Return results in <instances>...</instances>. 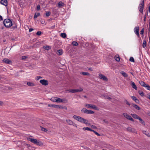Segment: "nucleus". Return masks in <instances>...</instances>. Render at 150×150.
Segmentation results:
<instances>
[{"instance_id": "nucleus-1", "label": "nucleus", "mask_w": 150, "mask_h": 150, "mask_svg": "<svg viewBox=\"0 0 150 150\" xmlns=\"http://www.w3.org/2000/svg\"><path fill=\"white\" fill-rule=\"evenodd\" d=\"M73 118L76 120L79 121L80 122L86 125H88L91 127V128L95 129H96V126L91 124L89 123L88 121L86 119H84L83 118L79 116H77L76 115H74L73 116Z\"/></svg>"}, {"instance_id": "nucleus-2", "label": "nucleus", "mask_w": 150, "mask_h": 150, "mask_svg": "<svg viewBox=\"0 0 150 150\" xmlns=\"http://www.w3.org/2000/svg\"><path fill=\"white\" fill-rule=\"evenodd\" d=\"M27 139L28 141H30L33 143L35 144L38 145L40 146L43 145V144L40 141H38L36 139H33L30 138H28Z\"/></svg>"}, {"instance_id": "nucleus-3", "label": "nucleus", "mask_w": 150, "mask_h": 150, "mask_svg": "<svg viewBox=\"0 0 150 150\" xmlns=\"http://www.w3.org/2000/svg\"><path fill=\"white\" fill-rule=\"evenodd\" d=\"M4 26L6 28H9L12 25L13 23L11 19H4L3 22Z\"/></svg>"}, {"instance_id": "nucleus-4", "label": "nucleus", "mask_w": 150, "mask_h": 150, "mask_svg": "<svg viewBox=\"0 0 150 150\" xmlns=\"http://www.w3.org/2000/svg\"><path fill=\"white\" fill-rule=\"evenodd\" d=\"M48 106L49 107H53L57 109H67V108L65 106H63L60 105H56L54 104H50L48 105Z\"/></svg>"}, {"instance_id": "nucleus-5", "label": "nucleus", "mask_w": 150, "mask_h": 150, "mask_svg": "<svg viewBox=\"0 0 150 150\" xmlns=\"http://www.w3.org/2000/svg\"><path fill=\"white\" fill-rule=\"evenodd\" d=\"M67 100L65 98L61 99L57 97V103H67Z\"/></svg>"}, {"instance_id": "nucleus-6", "label": "nucleus", "mask_w": 150, "mask_h": 150, "mask_svg": "<svg viewBox=\"0 0 150 150\" xmlns=\"http://www.w3.org/2000/svg\"><path fill=\"white\" fill-rule=\"evenodd\" d=\"M68 91H69V92L72 93H75L78 92H81L83 91V89L82 88H80L79 89H70Z\"/></svg>"}, {"instance_id": "nucleus-7", "label": "nucleus", "mask_w": 150, "mask_h": 150, "mask_svg": "<svg viewBox=\"0 0 150 150\" xmlns=\"http://www.w3.org/2000/svg\"><path fill=\"white\" fill-rule=\"evenodd\" d=\"M85 106L87 107L88 108L93 109L95 110H98V108L96 106L93 105L86 104Z\"/></svg>"}, {"instance_id": "nucleus-8", "label": "nucleus", "mask_w": 150, "mask_h": 150, "mask_svg": "<svg viewBox=\"0 0 150 150\" xmlns=\"http://www.w3.org/2000/svg\"><path fill=\"white\" fill-rule=\"evenodd\" d=\"M144 0H142V2L139 4V11L141 13L143 12V10L144 8Z\"/></svg>"}, {"instance_id": "nucleus-9", "label": "nucleus", "mask_w": 150, "mask_h": 150, "mask_svg": "<svg viewBox=\"0 0 150 150\" xmlns=\"http://www.w3.org/2000/svg\"><path fill=\"white\" fill-rule=\"evenodd\" d=\"M81 111L82 112H83L86 114H93L94 113V112L91 110H87L85 108L81 110Z\"/></svg>"}, {"instance_id": "nucleus-10", "label": "nucleus", "mask_w": 150, "mask_h": 150, "mask_svg": "<svg viewBox=\"0 0 150 150\" xmlns=\"http://www.w3.org/2000/svg\"><path fill=\"white\" fill-rule=\"evenodd\" d=\"M123 115L126 118V119L129 120L132 122L134 121L133 119L128 114H127V113H125L123 114Z\"/></svg>"}, {"instance_id": "nucleus-11", "label": "nucleus", "mask_w": 150, "mask_h": 150, "mask_svg": "<svg viewBox=\"0 0 150 150\" xmlns=\"http://www.w3.org/2000/svg\"><path fill=\"white\" fill-rule=\"evenodd\" d=\"M40 82L42 85L44 86H47L48 84V81L45 79L41 80Z\"/></svg>"}, {"instance_id": "nucleus-12", "label": "nucleus", "mask_w": 150, "mask_h": 150, "mask_svg": "<svg viewBox=\"0 0 150 150\" xmlns=\"http://www.w3.org/2000/svg\"><path fill=\"white\" fill-rule=\"evenodd\" d=\"M99 77L100 79L104 81H107L108 80V79L106 77L101 74H99Z\"/></svg>"}, {"instance_id": "nucleus-13", "label": "nucleus", "mask_w": 150, "mask_h": 150, "mask_svg": "<svg viewBox=\"0 0 150 150\" xmlns=\"http://www.w3.org/2000/svg\"><path fill=\"white\" fill-rule=\"evenodd\" d=\"M139 28L138 27H135L134 30V32L138 37H139Z\"/></svg>"}, {"instance_id": "nucleus-14", "label": "nucleus", "mask_w": 150, "mask_h": 150, "mask_svg": "<svg viewBox=\"0 0 150 150\" xmlns=\"http://www.w3.org/2000/svg\"><path fill=\"white\" fill-rule=\"evenodd\" d=\"M127 130L130 132H131L137 134V132L136 130L132 128L131 127H128L127 128Z\"/></svg>"}, {"instance_id": "nucleus-15", "label": "nucleus", "mask_w": 150, "mask_h": 150, "mask_svg": "<svg viewBox=\"0 0 150 150\" xmlns=\"http://www.w3.org/2000/svg\"><path fill=\"white\" fill-rule=\"evenodd\" d=\"M0 3L5 6H7L8 5L7 0H1Z\"/></svg>"}, {"instance_id": "nucleus-16", "label": "nucleus", "mask_w": 150, "mask_h": 150, "mask_svg": "<svg viewBox=\"0 0 150 150\" xmlns=\"http://www.w3.org/2000/svg\"><path fill=\"white\" fill-rule=\"evenodd\" d=\"M27 85L29 86L33 87L35 86V83L31 81H28L27 83Z\"/></svg>"}, {"instance_id": "nucleus-17", "label": "nucleus", "mask_w": 150, "mask_h": 150, "mask_svg": "<svg viewBox=\"0 0 150 150\" xmlns=\"http://www.w3.org/2000/svg\"><path fill=\"white\" fill-rule=\"evenodd\" d=\"M3 61L4 62L8 64H11V61L10 60L6 58H5L3 59Z\"/></svg>"}, {"instance_id": "nucleus-18", "label": "nucleus", "mask_w": 150, "mask_h": 150, "mask_svg": "<svg viewBox=\"0 0 150 150\" xmlns=\"http://www.w3.org/2000/svg\"><path fill=\"white\" fill-rule=\"evenodd\" d=\"M131 84L132 87L133 88H134L135 90H137V87L134 82L131 81Z\"/></svg>"}, {"instance_id": "nucleus-19", "label": "nucleus", "mask_w": 150, "mask_h": 150, "mask_svg": "<svg viewBox=\"0 0 150 150\" xmlns=\"http://www.w3.org/2000/svg\"><path fill=\"white\" fill-rule=\"evenodd\" d=\"M143 133L149 137H150V133H149L148 132L144 130L142 132Z\"/></svg>"}, {"instance_id": "nucleus-20", "label": "nucleus", "mask_w": 150, "mask_h": 150, "mask_svg": "<svg viewBox=\"0 0 150 150\" xmlns=\"http://www.w3.org/2000/svg\"><path fill=\"white\" fill-rule=\"evenodd\" d=\"M131 98L134 101H135V102L137 103H138L139 102V100L138 99H137L134 96H132L131 97Z\"/></svg>"}, {"instance_id": "nucleus-21", "label": "nucleus", "mask_w": 150, "mask_h": 150, "mask_svg": "<svg viewBox=\"0 0 150 150\" xmlns=\"http://www.w3.org/2000/svg\"><path fill=\"white\" fill-rule=\"evenodd\" d=\"M57 97H52L51 99V100L53 102H56L57 103Z\"/></svg>"}, {"instance_id": "nucleus-22", "label": "nucleus", "mask_w": 150, "mask_h": 150, "mask_svg": "<svg viewBox=\"0 0 150 150\" xmlns=\"http://www.w3.org/2000/svg\"><path fill=\"white\" fill-rule=\"evenodd\" d=\"M132 106L134 108L136 109L139 110H140V108L137 105L134 104H132Z\"/></svg>"}, {"instance_id": "nucleus-23", "label": "nucleus", "mask_w": 150, "mask_h": 150, "mask_svg": "<svg viewBox=\"0 0 150 150\" xmlns=\"http://www.w3.org/2000/svg\"><path fill=\"white\" fill-rule=\"evenodd\" d=\"M131 115L134 118L136 119H139V118L140 117H139L137 115L135 114H131Z\"/></svg>"}, {"instance_id": "nucleus-24", "label": "nucleus", "mask_w": 150, "mask_h": 150, "mask_svg": "<svg viewBox=\"0 0 150 150\" xmlns=\"http://www.w3.org/2000/svg\"><path fill=\"white\" fill-rule=\"evenodd\" d=\"M63 53V51L62 50H59L57 52L58 55H62Z\"/></svg>"}, {"instance_id": "nucleus-25", "label": "nucleus", "mask_w": 150, "mask_h": 150, "mask_svg": "<svg viewBox=\"0 0 150 150\" xmlns=\"http://www.w3.org/2000/svg\"><path fill=\"white\" fill-rule=\"evenodd\" d=\"M66 122L69 125H72L73 124V121L70 120H67Z\"/></svg>"}, {"instance_id": "nucleus-26", "label": "nucleus", "mask_w": 150, "mask_h": 150, "mask_svg": "<svg viewBox=\"0 0 150 150\" xmlns=\"http://www.w3.org/2000/svg\"><path fill=\"white\" fill-rule=\"evenodd\" d=\"M120 73L124 77H127L128 76V75L127 74L123 71L121 72Z\"/></svg>"}, {"instance_id": "nucleus-27", "label": "nucleus", "mask_w": 150, "mask_h": 150, "mask_svg": "<svg viewBox=\"0 0 150 150\" xmlns=\"http://www.w3.org/2000/svg\"><path fill=\"white\" fill-rule=\"evenodd\" d=\"M64 3L62 1L59 2L58 3V7H61L62 6H64Z\"/></svg>"}, {"instance_id": "nucleus-28", "label": "nucleus", "mask_w": 150, "mask_h": 150, "mask_svg": "<svg viewBox=\"0 0 150 150\" xmlns=\"http://www.w3.org/2000/svg\"><path fill=\"white\" fill-rule=\"evenodd\" d=\"M139 83L142 86H143L144 87L145 86V85L146 84V83H145L142 81H139Z\"/></svg>"}, {"instance_id": "nucleus-29", "label": "nucleus", "mask_w": 150, "mask_h": 150, "mask_svg": "<svg viewBox=\"0 0 150 150\" xmlns=\"http://www.w3.org/2000/svg\"><path fill=\"white\" fill-rule=\"evenodd\" d=\"M139 120L140 121V122L143 125H145V122L140 117L139 118Z\"/></svg>"}, {"instance_id": "nucleus-30", "label": "nucleus", "mask_w": 150, "mask_h": 150, "mask_svg": "<svg viewBox=\"0 0 150 150\" xmlns=\"http://www.w3.org/2000/svg\"><path fill=\"white\" fill-rule=\"evenodd\" d=\"M43 47L44 49H45V50H50L51 48L50 46H49L48 45L44 46Z\"/></svg>"}, {"instance_id": "nucleus-31", "label": "nucleus", "mask_w": 150, "mask_h": 150, "mask_svg": "<svg viewBox=\"0 0 150 150\" xmlns=\"http://www.w3.org/2000/svg\"><path fill=\"white\" fill-rule=\"evenodd\" d=\"M80 74L83 75H90V74L89 73L86 72H82L80 73Z\"/></svg>"}, {"instance_id": "nucleus-32", "label": "nucleus", "mask_w": 150, "mask_h": 150, "mask_svg": "<svg viewBox=\"0 0 150 150\" xmlns=\"http://www.w3.org/2000/svg\"><path fill=\"white\" fill-rule=\"evenodd\" d=\"M60 36L63 38H65L67 35L65 33H61L60 34Z\"/></svg>"}, {"instance_id": "nucleus-33", "label": "nucleus", "mask_w": 150, "mask_h": 150, "mask_svg": "<svg viewBox=\"0 0 150 150\" xmlns=\"http://www.w3.org/2000/svg\"><path fill=\"white\" fill-rule=\"evenodd\" d=\"M115 59L116 61L119 62L120 60V58L118 55H116L115 57Z\"/></svg>"}, {"instance_id": "nucleus-34", "label": "nucleus", "mask_w": 150, "mask_h": 150, "mask_svg": "<svg viewBox=\"0 0 150 150\" xmlns=\"http://www.w3.org/2000/svg\"><path fill=\"white\" fill-rule=\"evenodd\" d=\"M144 87L146 88L147 90L150 91V86L149 85L146 84Z\"/></svg>"}, {"instance_id": "nucleus-35", "label": "nucleus", "mask_w": 150, "mask_h": 150, "mask_svg": "<svg viewBox=\"0 0 150 150\" xmlns=\"http://www.w3.org/2000/svg\"><path fill=\"white\" fill-rule=\"evenodd\" d=\"M142 45L144 48L146 47V42L145 40H144L143 41Z\"/></svg>"}, {"instance_id": "nucleus-36", "label": "nucleus", "mask_w": 150, "mask_h": 150, "mask_svg": "<svg viewBox=\"0 0 150 150\" xmlns=\"http://www.w3.org/2000/svg\"><path fill=\"white\" fill-rule=\"evenodd\" d=\"M41 23L43 25H45L46 24V23L45 22V19H41Z\"/></svg>"}, {"instance_id": "nucleus-37", "label": "nucleus", "mask_w": 150, "mask_h": 150, "mask_svg": "<svg viewBox=\"0 0 150 150\" xmlns=\"http://www.w3.org/2000/svg\"><path fill=\"white\" fill-rule=\"evenodd\" d=\"M42 78L40 76H37L35 78V79L36 81H38L41 79H42Z\"/></svg>"}, {"instance_id": "nucleus-38", "label": "nucleus", "mask_w": 150, "mask_h": 150, "mask_svg": "<svg viewBox=\"0 0 150 150\" xmlns=\"http://www.w3.org/2000/svg\"><path fill=\"white\" fill-rule=\"evenodd\" d=\"M72 45L74 46H77L78 45V43L77 42L74 41L72 42Z\"/></svg>"}, {"instance_id": "nucleus-39", "label": "nucleus", "mask_w": 150, "mask_h": 150, "mask_svg": "<svg viewBox=\"0 0 150 150\" xmlns=\"http://www.w3.org/2000/svg\"><path fill=\"white\" fill-rule=\"evenodd\" d=\"M138 92L139 94V95L141 96H143L144 95V93L143 92L141 91H138Z\"/></svg>"}, {"instance_id": "nucleus-40", "label": "nucleus", "mask_w": 150, "mask_h": 150, "mask_svg": "<svg viewBox=\"0 0 150 150\" xmlns=\"http://www.w3.org/2000/svg\"><path fill=\"white\" fill-rule=\"evenodd\" d=\"M129 61L130 62H134V58H133V57H130V58L129 59Z\"/></svg>"}, {"instance_id": "nucleus-41", "label": "nucleus", "mask_w": 150, "mask_h": 150, "mask_svg": "<svg viewBox=\"0 0 150 150\" xmlns=\"http://www.w3.org/2000/svg\"><path fill=\"white\" fill-rule=\"evenodd\" d=\"M89 128H88V127H84L82 129L84 131H85V130L88 131Z\"/></svg>"}, {"instance_id": "nucleus-42", "label": "nucleus", "mask_w": 150, "mask_h": 150, "mask_svg": "<svg viewBox=\"0 0 150 150\" xmlns=\"http://www.w3.org/2000/svg\"><path fill=\"white\" fill-rule=\"evenodd\" d=\"M41 129L42 131L44 132H47V130L46 129L43 127H41Z\"/></svg>"}, {"instance_id": "nucleus-43", "label": "nucleus", "mask_w": 150, "mask_h": 150, "mask_svg": "<svg viewBox=\"0 0 150 150\" xmlns=\"http://www.w3.org/2000/svg\"><path fill=\"white\" fill-rule=\"evenodd\" d=\"M39 15H40V14L39 13H38L37 14L35 13V14L34 16V18H37V16H39Z\"/></svg>"}, {"instance_id": "nucleus-44", "label": "nucleus", "mask_w": 150, "mask_h": 150, "mask_svg": "<svg viewBox=\"0 0 150 150\" xmlns=\"http://www.w3.org/2000/svg\"><path fill=\"white\" fill-rule=\"evenodd\" d=\"M93 132H94V133L97 136H100V134H99L98 133V132H96L94 130Z\"/></svg>"}, {"instance_id": "nucleus-45", "label": "nucleus", "mask_w": 150, "mask_h": 150, "mask_svg": "<svg viewBox=\"0 0 150 150\" xmlns=\"http://www.w3.org/2000/svg\"><path fill=\"white\" fill-rule=\"evenodd\" d=\"M50 15V13L49 12L46 13V15L47 16H49Z\"/></svg>"}, {"instance_id": "nucleus-46", "label": "nucleus", "mask_w": 150, "mask_h": 150, "mask_svg": "<svg viewBox=\"0 0 150 150\" xmlns=\"http://www.w3.org/2000/svg\"><path fill=\"white\" fill-rule=\"evenodd\" d=\"M41 34V32L40 31H38L36 33V34L37 35H40Z\"/></svg>"}, {"instance_id": "nucleus-47", "label": "nucleus", "mask_w": 150, "mask_h": 150, "mask_svg": "<svg viewBox=\"0 0 150 150\" xmlns=\"http://www.w3.org/2000/svg\"><path fill=\"white\" fill-rule=\"evenodd\" d=\"M105 98L108 99L109 100H110L111 99V98L108 96H105Z\"/></svg>"}, {"instance_id": "nucleus-48", "label": "nucleus", "mask_w": 150, "mask_h": 150, "mask_svg": "<svg viewBox=\"0 0 150 150\" xmlns=\"http://www.w3.org/2000/svg\"><path fill=\"white\" fill-rule=\"evenodd\" d=\"M144 29L143 28V29H142L141 31H140V34L141 35H143L144 33Z\"/></svg>"}, {"instance_id": "nucleus-49", "label": "nucleus", "mask_w": 150, "mask_h": 150, "mask_svg": "<svg viewBox=\"0 0 150 150\" xmlns=\"http://www.w3.org/2000/svg\"><path fill=\"white\" fill-rule=\"evenodd\" d=\"M40 8V5H38L37 6V9L38 10H39Z\"/></svg>"}, {"instance_id": "nucleus-50", "label": "nucleus", "mask_w": 150, "mask_h": 150, "mask_svg": "<svg viewBox=\"0 0 150 150\" xmlns=\"http://www.w3.org/2000/svg\"><path fill=\"white\" fill-rule=\"evenodd\" d=\"M147 97L150 100V94H148L147 95Z\"/></svg>"}, {"instance_id": "nucleus-51", "label": "nucleus", "mask_w": 150, "mask_h": 150, "mask_svg": "<svg viewBox=\"0 0 150 150\" xmlns=\"http://www.w3.org/2000/svg\"><path fill=\"white\" fill-rule=\"evenodd\" d=\"M103 121L105 123H108V122L105 119H104L103 120Z\"/></svg>"}, {"instance_id": "nucleus-52", "label": "nucleus", "mask_w": 150, "mask_h": 150, "mask_svg": "<svg viewBox=\"0 0 150 150\" xmlns=\"http://www.w3.org/2000/svg\"><path fill=\"white\" fill-rule=\"evenodd\" d=\"M125 102H126V103L128 105H130V104L127 100H126Z\"/></svg>"}, {"instance_id": "nucleus-53", "label": "nucleus", "mask_w": 150, "mask_h": 150, "mask_svg": "<svg viewBox=\"0 0 150 150\" xmlns=\"http://www.w3.org/2000/svg\"><path fill=\"white\" fill-rule=\"evenodd\" d=\"M33 29L32 28H30L29 29V31L30 32H31L32 31H33Z\"/></svg>"}, {"instance_id": "nucleus-54", "label": "nucleus", "mask_w": 150, "mask_h": 150, "mask_svg": "<svg viewBox=\"0 0 150 150\" xmlns=\"http://www.w3.org/2000/svg\"><path fill=\"white\" fill-rule=\"evenodd\" d=\"M5 15H6V16H7V17L3 16V17L4 18H7L8 17V13H6Z\"/></svg>"}, {"instance_id": "nucleus-55", "label": "nucleus", "mask_w": 150, "mask_h": 150, "mask_svg": "<svg viewBox=\"0 0 150 150\" xmlns=\"http://www.w3.org/2000/svg\"><path fill=\"white\" fill-rule=\"evenodd\" d=\"M88 131H92V132H93L94 130H93V129H91V128H89V130Z\"/></svg>"}, {"instance_id": "nucleus-56", "label": "nucleus", "mask_w": 150, "mask_h": 150, "mask_svg": "<svg viewBox=\"0 0 150 150\" xmlns=\"http://www.w3.org/2000/svg\"><path fill=\"white\" fill-rule=\"evenodd\" d=\"M3 104L2 102L0 101V105H2Z\"/></svg>"}, {"instance_id": "nucleus-57", "label": "nucleus", "mask_w": 150, "mask_h": 150, "mask_svg": "<svg viewBox=\"0 0 150 150\" xmlns=\"http://www.w3.org/2000/svg\"><path fill=\"white\" fill-rule=\"evenodd\" d=\"M26 58V57L25 56H23L22 57V59H24Z\"/></svg>"}, {"instance_id": "nucleus-58", "label": "nucleus", "mask_w": 150, "mask_h": 150, "mask_svg": "<svg viewBox=\"0 0 150 150\" xmlns=\"http://www.w3.org/2000/svg\"><path fill=\"white\" fill-rule=\"evenodd\" d=\"M149 11L150 13V6H149Z\"/></svg>"}, {"instance_id": "nucleus-59", "label": "nucleus", "mask_w": 150, "mask_h": 150, "mask_svg": "<svg viewBox=\"0 0 150 150\" xmlns=\"http://www.w3.org/2000/svg\"><path fill=\"white\" fill-rule=\"evenodd\" d=\"M0 19H3V17L0 15Z\"/></svg>"}, {"instance_id": "nucleus-60", "label": "nucleus", "mask_w": 150, "mask_h": 150, "mask_svg": "<svg viewBox=\"0 0 150 150\" xmlns=\"http://www.w3.org/2000/svg\"><path fill=\"white\" fill-rule=\"evenodd\" d=\"M88 69H89V70H91V71H92V70H92V69H91V68H89Z\"/></svg>"}, {"instance_id": "nucleus-61", "label": "nucleus", "mask_w": 150, "mask_h": 150, "mask_svg": "<svg viewBox=\"0 0 150 150\" xmlns=\"http://www.w3.org/2000/svg\"><path fill=\"white\" fill-rule=\"evenodd\" d=\"M149 116H150V112H149Z\"/></svg>"}, {"instance_id": "nucleus-62", "label": "nucleus", "mask_w": 150, "mask_h": 150, "mask_svg": "<svg viewBox=\"0 0 150 150\" xmlns=\"http://www.w3.org/2000/svg\"><path fill=\"white\" fill-rule=\"evenodd\" d=\"M146 18L145 17H144V19H145V18Z\"/></svg>"}]
</instances>
